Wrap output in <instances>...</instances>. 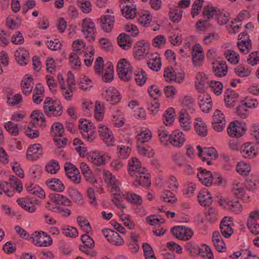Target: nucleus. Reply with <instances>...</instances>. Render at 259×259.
Wrapping results in <instances>:
<instances>
[{"instance_id":"nucleus-1","label":"nucleus","mask_w":259,"mask_h":259,"mask_svg":"<svg viewBox=\"0 0 259 259\" xmlns=\"http://www.w3.org/2000/svg\"><path fill=\"white\" fill-rule=\"evenodd\" d=\"M127 171L132 177L136 178L133 184L134 187L142 186L148 188L150 186V175L145 167L141 166L140 161L137 158L133 157L129 160Z\"/></svg>"},{"instance_id":"nucleus-2","label":"nucleus","mask_w":259,"mask_h":259,"mask_svg":"<svg viewBox=\"0 0 259 259\" xmlns=\"http://www.w3.org/2000/svg\"><path fill=\"white\" fill-rule=\"evenodd\" d=\"M203 15L206 16L208 19L214 17L217 19L218 24L220 25H225L229 21V14L228 13H224V11H221L217 8L209 6L204 7Z\"/></svg>"},{"instance_id":"nucleus-3","label":"nucleus","mask_w":259,"mask_h":259,"mask_svg":"<svg viewBox=\"0 0 259 259\" xmlns=\"http://www.w3.org/2000/svg\"><path fill=\"white\" fill-rule=\"evenodd\" d=\"M81 31L89 42L92 43L95 40L96 29L95 24L91 19L85 18L83 19Z\"/></svg>"},{"instance_id":"nucleus-4","label":"nucleus","mask_w":259,"mask_h":259,"mask_svg":"<svg viewBox=\"0 0 259 259\" xmlns=\"http://www.w3.org/2000/svg\"><path fill=\"white\" fill-rule=\"evenodd\" d=\"M32 243L37 246H49L53 243L52 239L47 233L42 231H36L32 234Z\"/></svg>"},{"instance_id":"nucleus-5","label":"nucleus","mask_w":259,"mask_h":259,"mask_svg":"<svg viewBox=\"0 0 259 259\" xmlns=\"http://www.w3.org/2000/svg\"><path fill=\"white\" fill-rule=\"evenodd\" d=\"M119 77L123 80L128 81L132 78V70L130 63L125 59L120 60L117 65Z\"/></svg>"},{"instance_id":"nucleus-6","label":"nucleus","mask_w":259,"mask_h":259,"mask_svg":"<svg viewBox=\"0 0 259 259\" xmlns=\"http://www.w3.org/2000/svg\"><path fill=\"white\" fill-rule=\"evenodd\" d=\"M164 77L167 82L182 83L185 78L184 71L176 72L172 67H167L164 70Z\"/></svg>"},{"instance_id":"nucleus-7","label":"nucleus","mask_w":259,"mask_h":259,"mask_svg":"<svg viewBox=\"0 0 259 259\" xmlns=\"http://www.w3.org/2000/svg\"><path fill=\"white\" fill-rule=\"evenodd\" d=\"M246 129V125L244 122L236 120L229 124L228 133L231 137L239 138L245 134Z\"/></svg>"},{"instance_id":"nucleus-8","label":"nucleus","mask_w":259,"mask_h":259,"mask_svg":"<svg viewBox=\"0 0 259 259\" xmlns=\"http://www.w3.org/2000/svg\"><path fill=\"white\" fill-rule=\"evenodd\" d=\"M64 169L67 177L75 184H79L80 182V176L79 170L77 167L67 162L65 163Z\"/></svg>"},{"instance_id":"nucleus-9","label":"nucleus","mask_w":259,"mask_h":259,"mask_svg":"<svg viewBox=\"0 0 259 259\" xmlns=\"http://www.w3.org/2000/svg\"><path fill=\"white\" fill-rule=\"evenodd\" d=\"M43 154L42 146L38 143L34 144L29 146L26 156L29 160L35 161L38 160Z\"/></svg>"},{"instance_id":"nucleus-10","label":"nucleus","mask_w":259,"mask_h":259,"mask_svg":"<svg viewBox=\"0 0 259 259\" xmlns=\"http://www.w3.org/2000/svg\"><path fill=\"white\" fill-rule=\"evenodd\" d=\"M103 235L110 243L116 245H122L124 243L123 239L119 234L111 229H104L102 230Z\"/></svg>"},{"instance_id":"nucleus-11","label":"nucleus","mask_w":259,"mask_h":259,"mask_svg":"<svg viewBox=\"0 0 259 259\" xmlns=\"http://www.w3.org/2000/svg\"><path fill=\"white\" fill-rule=\"evenodd\" d=\"M150 45L145 40L138 41L134 48V55L136 59H140L149 53Z\"/></svg>"},{"instance_id":"nucleus-12","label":"nucleus","mask_w":259,"mask_h":259,"mask_svg":"<svg viewBox=\"0 0 259 259\" xmlns=\"http://www.w3.org/2000/svg\"><path fill=\"white\" fill-rule=\"evenodd\" d=\"M104 99L109 103L115 105L121 100V97L118 91L113 87H109L105 90L102 93Z\"/></svg>"},{"instance_id":"nucleus-13","label":"nucleus","mask_w":259,"mask_h":259,"mask_svg":"<svg viewBox=\"0 0 259 259\" xmlns=\"http://www.w3.org/2000/svg\"><path fill=\"white\" fill-rule=\"evenodd\" d=\"M98 128L99 134L107 146L113 145L114 142V138L112 131L102 124H98Z\"/></svg>"},{"instance_id":"nucleus-14","label":"nucleus","mask_w":259,"mask_h":259,"mask_svg":"<svg viewBox=\"0 0 259 259\" xmlns=\"http://www.w3.org/2000/svg\"><path fill=\"white\" fill-rule=\"evenodd\" d=\"M106 13H109V10H107L105 13V15L101 17L100 19V26L104 32L108 33L111 32L113 29L115 22V18L113 15L106 14Z\"/></svg>"},{"instance_id":"nucleus-15","label":"nucleus","mask_w":259,"mask_h":259,"mask_svg":"<svg viewBox=\"0 0 259 259\" xmlns=\"http://www.w3.org/2000/svg\"><path fill=\"white\" fill-rule=\"evenodd\" d=\"M220 203L224 208L235 214H238L242 209V206L238 201H234L229 198L220 199Z\"/></svg>"},{"instance_id":"nucleus-16","label":"nucleus","mask_w":259,"mask_h":259,"mask_svg":"<svg viewBox=\"0 0 259 259\" xmlns=\"http://www.w3.org/2000/svg\"><path fill=\"white\" fill-rule=\"evenodd\" d=\"M212 127L217 132L222 131L226 125L224 115L219 110H215L212 117Z\"/></svg>"},{"instance_id":"nucleus-17","label":"nucleus","mask_w":259,"mask_h":259,"mask_svg":"<svg viewBox=\"0 0 259 259\" xmlns=\"http://www.w3.org/2000/svg\"><path fill=\"white\" fill-rule=\"evenodd\" d=\"M45 114L49 117H58L63 113V106L60 102L54 103L53 105L44 106Z\"/></svg>"},{"instance_id":"nucleus-18","label":"nucleus","mask_w":259,"mask_h":259,"mask_svg":"<svg viewBox=\"0 0 259 259\" xmlns=\"http://www.w3.org/2000/svg\"><path fill=\"white\" fill-rule=\"evenodd\" d=\"M185 141L184 134L180 130L174 131L168 137V141L174 146L180 147Z\"/></svg>"},{"instance_id":"nucleus-19","label":"nucleus","mask_w":259,"mask_h":259,"mask_svg":"<svg viewBox=\"0 0 259 259\" xmlns=\"http://www.w3.org/2000/svg\"><path fill=\"white\" fill-rule=\"evenodd\" d=\"M120 7L122 15L126 19H132L135 17L137 10L136 6L133 4V3L130 4L126 2V4H124V2L122 0Z\"/></svg>"},{"instance_id":"nucleus-20","label":"nucleus","mask_w":259,"mask_h":259,"mask_svg":"<svg viewBox=\"0 0 259 259\" xmlns=\"http://www.w3.org/2000/svg\"><path fill=\"white\" fill-rule=\"evenodd\" d=\"M192 61L195 66H200L204 58L203 49L199 44H195L192 51Z\"/></svg>"},{"instance_id":"nucleus-21","label":"nucleus","mask_w":259,"mask_h":259,"mask_svg":"<svg viewBox=\"0 0 259 259\" xmlns=\"http://www.w3.org/2000/svg\"><path fill=\"white\" fill-rule=\"evenodd\" d=\"M197 177L202 184L207 187L210 186L213 183V175L211 171L202 167L199 168Z\"/></svg>"},{"instance_id":"nucleus-22","label":"nucleus","mask_w":259,"mask_h":259,"mask_svg":"<svg viewBox=\"0 0 259 259\" xmlns=\"http://www.w3.org/2000/svg\"><path fill=\"white\" fill-rule=\"evenodd\" d=\"M46 184L52 191L61 192L65 189V186L62 182L57 178L49 179L46 181Z\"/></svg>"},{"instance_id":"nucleus-23","label":"nucleus","mask_w":259,"mask_h":259,"mask_svg":"<svg viewBox=\"0 0 259 259\" xmlns=\"http://www.w3.org/2000/svg\"><path fill=\"white\" fill-rule=\"evenodd\" d=\"M181 128L186 131H189L191 128V118L187 111L185 109L181 110L179 118Z\"/></svg>"},{"instance_id":"nucleus-24","label":"nucleus","mask_w":259,"mask_h":259,"mask_svg":"<svg viewBox=\"0 0 259 259\" xmlns=\"http://www.w3.org/2000/svg\"><path fill=\"white\" fill-rule=\"evenodd\" d=\"M212 70L214 75L218 77L225 76L228 70L225 61H215L213 63Z\"/></svg>"},{"instance_id":"nucleus-25","label":"nucleus","mask_w":259,"mask_h":259,"mask_svg":"<svg viewBox=\"0 0 259 259\" xmlns=\"http://www.w3.org/2000/svg\"><path fill=\"white\" fill-rule=\"evenodd\" d=\"M212 241L218 252H224L226 249V244L219 231L213 232Z\"/></svg>"},{"instance_id":"nucleus-26","label":"nucleus","mask_w":259,"mask_h":259,"mask_svg":"<svg viewBox=\"0 0 259 259\" xmlns=\"http://www.w3.org/2000/svg\"><path fill=\"white\" fill-rule=\"evenodd\" d=\"M49 197L53 202L58 205L69 206L72 204L71 201L67 197L60 194H51Z\"/></svg>"},{"instance_id":"nucleus-27","label":"nucleus","mask_w":259,"mask_h":259,"mask_svg":"<svg viewBox=\"0 0 259 259\" xmlns=\"http://www.w3.org/2000/svg\"><path fill=\"white\" fill-rule=\"evenodd\" d=\"M117 42L118 45L125 50L130 49L133 44V40L131 37L125 33H121L118 35Z\"/></svg>"},{"instance_id":"nucleus-28","label":"nucleus","mask_w":259,"mask_h":259,"mask_svg":"<svg viewBox=\"0 0 259 259\" xmlns=\"http://www.w3.org/2000/svg\"><path fill=\"white\" fill-rule=\"evenodd\" d=\"M199 105L202 111L208 113L212 108V102L210 97L208 96H199L198 98Z\"/></svg>"},{"instance_id":"nucleus-29","label":"nucleus","mask_w":259,"mask_h":259,"mask_svg":"<svg viewBox=\"0 0 259 259\" xmlns=\"http://www.w3.org/2000/svg\"><path fill=\"white\" fill-rule=\"evenodd\" d=\"M198 200L201 205L209 206L212 203V197L210 193L205 190H202L198 195Z\"/></svg>"},{"instance_id":"nucleus-30","label":"nucleus","mask_w":259,"mask_h":259,"mask_svg":"<svg viewBox=\"0 0 259 259\" xmlns=\"http://www.w3.org/2000/svg\"><path fill=\"white\" fill-rule=\"evenodd\" d=\"M92 162L97 165H101L105 164L108 156L101 152H93L90 154Z\"/></svg>"},{"instance_id":"nucleus-31","label":"nucleus","mask_w":259,"mask_h":259,"mask_svg":"<svg viewBox=\"0 0 259 259\" xmlns=\"http://www.w3.org/2000/svg\"><path fill=\"white\" fill-rule=\"evenodd\" d=\"M21 86L23 94L25 96L29 95L31 93L33 87V77L31 76L25 77L22 80Z\"/></svg>"},{"instance_id":"nucleus-32","label":"nucleus","mask_w":259,"mask_h":259,"mask_svg":"<svg viewBox=\"0 0 259 259\" xmlns=\"http://www.w3.org/2000/svg\"><path fill=\"white\" fill-rule=\"evenodd\" d=\"M241 153L244 158H252L255 156L257 150L252 144L245 143L241 150Z\"/></svg>"},{"instance_id":"nucleus-33","label":"nucleus","mask_w":259,"mask_h":259,"mask_svg":"<svg viewBox=\"0 0 259 259\" xmlns=\"http://www.w3.org/2000/svg\"><path fill=\"white\" fill-rule=\"evenodd\" d=\"M15 57L18 63L21 66L25 65L29 60L27 52L23 49H20L16 51Z\"/></svg>"},{"instance_id":"nucleus-34","label":"nucleus","mask_w":259,"mask_h":259,"mask_svg":"<svg viewBox=\"0 0 259 259\" xmlns=\"http://www.w3.org/2000/svg\"><path fill=\"white\" fill-rule=\"evenodd\" d=\"M196 122L194 123V127L196 132L201 137H205L207 135V128L205 123L200 118L196 119Z\"/></svg>"},{"instance_id":"nucleus-35","label":"nucleus","mask_w":259,"mask_h":259,"mask_svg":"<svg viewBox=\"0 0 259 259\" xmlns=\"http://www.w3.org/2000/svg\"><path fill=\"white\" fill-rule=\"evenodd\" d=\"M95 53V49L93 46L89 45L87 47L84 52V62L87 67L92 65L94 60L93 55Z\"/></svg>"},{"instance_id":"nucleus-36","label":"nucleus","mask_w":259,"mask_h":259,"mask_svg":"<svg viewBox=\"0 0 259 259\" xmlns=\"http://www.w3.org/2000/svg\"><path fill=\"white\" fill-rule=\"evenodd\" d=\"M196 88L199 92H202L203 91V86L207 82V76L203 72H198L196 74Z\"/></svg>"},{"instance_id":"nucleus-37","label":"nucleus","mask_w":259,"mask_h":259,"mask_svg":"<svg viewBox=\"0 0 259 259\" xmlns=\"http://www.w3.org/2000/svg\"><path fill=\"white\" fill-rule=\"evenodd\" d=\"M123 197L128 202L137 206L140 205L143 202L141 197L134 193H126Z\"/></svg>"},{"instance_id":"nucleus-38","label":"nucleus","mask_w":259,"mask_h":259,"mask_svg":"<svg viewBox=\"0 0 259 259\" xmlns=\"http://www.w3.org/2000/svg\"><path fill=\"white\" fill-rule=\"evenodd\" d=\"M30 117L40 126L44 127L46 126V118L42 112L39 110H34L32 112Z\"/></svg>"},{"instance_id":"nucleus-39","label":"nucleus","mask_w":259,"mask_h":259,"mask_svg":"<svg viewBox=\"0 0 259 259\" xmlns=\"http://www.w3.org/2000/svg\"><path fill=\"white\" fill-rule=\"evenodd\" d=\"M67 193L69 197L73 201L78 204H81L82 202V196L78 191L73 187H69L67 190Z\"/></svg>"},{"instance_id":"nucleus-40","label":"nucleus","mask_w":259,"mask_h":259,"mask_svg":"<svg viewBox=\"0 0 259 259\" xmlns=\"http://www.w3.org/2000/svg\"><path fill=\"white\" fill-rule=\"evenodd\" d=\"M104 105L101 102L97 101L95 102L94 116L98 121H101L104 115Z\"/></svg>"},{"instance_id":"nucleus-41","label":"nucleus","mask_w":259,"mask_h":259,"mask_svg":"<svg viewBox=\"0 0 259 259\" xmlns=\"http://www.w3.org/2000/svg\"><path fill=\"white\" fill-rule=\"evenodd\" d=\"M114 67L111 63L109 62L105 69V73L102 75V80L106 82H110L113 79Z\"/></svg>"},{"instance_id":"nucleus-42","label":"nucleus","mask_w":259,"mask_h":259,"mask_svg":"<svg viewBox=\"0 0 259 259\" xmlns=\"http://www.w3.org/2000/svg\"><path fill=\"white\" fill-rule=\"evenodd\" d=\"M175 112L174 108H168L164 113L163 120L164 123L166 125H171L175 120Z\"/></svg>"},{"instance_id":"nucleus-43","label":"nucleus","mask_w":259,"mask_h":259,"mask_svg":"<svg viewBox=\"0 0 259 259\" xmlns=\"http://www.w3.org/2000/svg\"><path fill=\"white\" fill-rule=\"evenodd\" d=\"M60 168L59 162L55 159L50 160L46 165V170L51 174H57Z\"/></svg>"},{"instance_id":"nucleus-44","label":"nucleus","mask_w":259,"mask_h":259,"mask_svg":"<svg viewBox=\"0 0 259 259\" xmlns=\"http://www.w3.org/2000/svg\"><path fill=\"white\" fill-rule=\"evenodd\" d=\"M183 11L178 7L171 8L169 13L170 20L175 23H178L182 19Z\"/></svg>"},{"instance_id":"nucleus-45","label":"nucleus","mask_w":259,"mask_h":259,"mask_svg":"<svg viewBox=\"0 0 259 259\" xmlns=\"http://www.w3.org/2000/svg\"><path fill=\"white\" fill-rule=\"evenodd\" d=\"M64 132V127L60 122H55L52 125L51 134L54 137H62Z\"/></svg>"},{"instance_id":"nucleus-46","label":"nucleus","mask_w":259,"mask_h":259,"mask_svg":"<svg viewBox=\"0 0 259 259\" xmlns=\"http://www.w3.org/2000/svg\"><path fill=\"white\" fill-rule=\"evenodd\" d=\"M218 157V154L216 150L213 147H204L203 148V153L202 156V160L204 161L210 158L215 159Z\"/></svg>"},{"instance_id":"nucleus-47","label":"nucleus","mask_w":259,"mask_h":259,"mask_svg":"<svg viewBox=\"0 0 259 259\" xmlns=\"http://www.w3.org/2000/svg\"><path fill=\"white\" fill-rule=\"evenodd\" d=\"M152 138V133L149 130H143L137 136V143L145 144L150 141Z\"/></svg>"},{"instance_id":"nucleus-48","label":"nucleus","mask_w":259,"mask_h":259,"mask_svg":"<svg viewBox=\"0 0 259 259\" xmlns=\"http://www.w3.org/2000/svg\"><path fill=\"white\" fill-rule=\"evenodd\" d=\"M137 147L140 154L148 157H151L153 155V149L150 146L145 145V144L137 143Z\"/></svg>"},{"instance_id":"nucleus-49","label":"nucleus","mask_w":259,"mask_h":259,"mask_svg":"<svg viewBox=\"0 0 259 259\" xmlns=\"http://www.w3.org/2000/svg\"><path fill=\"white\" fill-rule=\"evenodd\" d=\"M50 203H48L47 207L53 212L58 213L62 217H68L71 214V211L67 208H63L60 206H56L55 207L50 206Z\"/></svg>"},{"instance_id":"nucleus-50","label":"nucleus","mask_w":259,"mask_h":259,"mask_svg":"<svg viewBox=\"0 0 259 259\" xmlns=\"http://www.w3.org/2000/svg\"><path fill=\"white\" fill-rule=\"evenodd\" d=\"M135 80L137 84L140 86H143L146 82L147 77L145 71L142 69H139L136 71Z\"/></svg>"},{"instance_id":"nucleus-51","label":"nucleus","mask_w":259,"mask_h":259,"mask_svg":"<svg viewBox=\"0 0 259 259\" xmlns=\"http://www.w3.org/2000/svg\"><path fill=\"white\" fill-rule=\"evenodd\" d=\"M5 127L7 131L12 136H17L19 135V129L18 125L11 121L5 123Z\"/></svg>"},{"instance_id":"nucleus-52","label":"nucleus","mask_w":259,"mask_h":259,"mask_svg":"<svg viewBox=\"0 0 259 259\" xmlns=\"http://www.w3.org/2000/svg\"><path fill=\"white\" fill-rule=\"evenodd\" d=\"M92 125H90V127L87 131L80 132L84 139L89 142H92L96 137L95 131L92 128Z\"/></svg>"},{"instance_id":"nucleus-53","label":"nucleus","mask_w":259,"mask_h":259,"mask_svg":"<svg viewBox=\"0 0 259 259\" xmlns=\"http://www.w3.org/2000/svg\"><path fill=\"white\" fill-rule=\"evenodd\" d=\"M76 220L79 226L83 231L86 233H89L91 230V227L88 221L81 216L78 217Z\"/></svg>"},{"instance_id":"nucleus-54","label":"nucleus","mask_w":259,"mask_h":259,"mask_svg":"<svg viewBox=\"0 0 259 259\" xmlns=\"http://www.w3.org/2000/svg\"><path fill=\"white\" fill-rule=\"evenodd\" d=\"M226 58L231 63L237 64L239 60V55L233 50H227L225 53Z\"/></svg>"},{"instance_id":"nucleus-55","label":"nucleus","mask_w":259,"mask_h":259,"mask_svg":"<svg viewBox=\"0 0 259 259\" xmlns=\"http://www.w3.org/2000/svg\"><path fill=\"white\" fill-rule=\"evenodd\" d=\"M10 185L18 192H21L23 190L21 181L15 176L11 175L9 178Z\"/></svg>"},{"instance_id":"nucleus-56","label":"nucleus","mask_w":259,"mask_h":259,"mask_svg":"<svg viewBox=\"0 0 259 259\" xmlns=\"http://www.w3.org/2000/svg\"><path fill=\"white\" fill-rule=\"evenodd\" d=\"M62 233L66 237L75 238L78 236L77 229L73 227L67 226L61 228Z\"/></svg>"},{"instance_id":"nucleus-57","label":"nucleus","mask_w":259,"mask_h":259,"mask_svg":"<svg viewBox=\"0 0 259 259\" xmlns=\"http://www.w3.org/2000/svg\"><path fill=\"white\" fill-rule=\"evenodd\" d=\"M158 135L160 141L164 145H166L168 141L169 132L163 126H161L158 130Z\"/></svg>"},{"instance_id":"nucleus-58","label":"nucleus","mask_w":259,"mask_h":259,"mask_svg":"<svg viewBox=\"0 0 259 259\" xmlns=\"http://www.w3.org/2000/svg\"><path fill=\"white\" fill-rule=\"evenodd\" d=\"M70 65L74 69H78L80 67L81 62L79 60L78 55L75 53H71L69 56Z\"/></svg>"},{"instance_id":"nucleus-59","label":"nucleus","mask_w":259,"mask_h":259,"mask_svg":"<svg viewBox=\"0 0 259 259\" xmlns=\"http://www.w3.org/2000/svg\"><path fill=\"white\" fill-rule=\"evenodd\" d=\"M206 219L209 222L214 223L217 219V213L215 209L212 207L205 209V211Z\"/></svg>"},{"instance_id":"nucleus-60","label":"nucleus","mask_w":259,"mask_h":259,"mask_svg":"<svg viewBox=\"0 0 259 259\" xmlns=\"http://www.w3.org/2000/svg\"><path fill=\"white\" fill-rule=\"evenodd\" d=\"M147 64L148 67L153 71H158L161 67V59H157L153 60L152 59H149L147 61Z\"/></svg>"},{"instance_id":"nucleus-61","label":"nucleus","mask_w":259,"mask_h":259,"mask_svg":"<svg viewBox=\"0 0 259 259\" xmlns=\"http://www.w3.org/2000/svg\"><path fill=\"white\" fill-rule=\"evenodd\" d=\"M209 85L216 95L222 93L223 85L220 81L211 80L209 82Z\"/></svg>"},{"instance_id":"nucleus-62","label":"nucleus","mask_w":259,"mask_h":259,"mask_svg":"<svg viewBox=\"0 0 259 259\" xmlns=\"http://www.w3.org/2000/svg\"><path fill=\"white\" fill-rule=\"evenodd\" d=\"M238 48L239 51L243 54H247L252 48L251 40L237 42Z\"/></svg>"},{"instance_id":"nucleus-63","label":"nucleus","mask_w":259,"mask_h":259,"mask_svg":"<svg viewBox=\"0 0 259 259\" xmlns=\"http://www.w3.org/2000/svg\"><path fill=\"white\" fill-rule=\"evenodd\" d=\"M185 247L191 255L197 254V252L199 254L201 253V248L194 243L191 242H188L186 243Z\"/></svg>"},{"instance_id":"nucleus-64","label":"nucleus","mask_w":259,"mask_h":259,"mask_svg":"<svg viewBox=\"0 0 259 259\" xmlns=\"http://www.w3.org/2000/svg\"><path fill=\"white\" fill-rule=\"evenodd\" d=\"M161 197L163 201L168 203H173L177 200L175 195L169 190L163 191L161 194Z\"/></svg>"}]
</instances>
